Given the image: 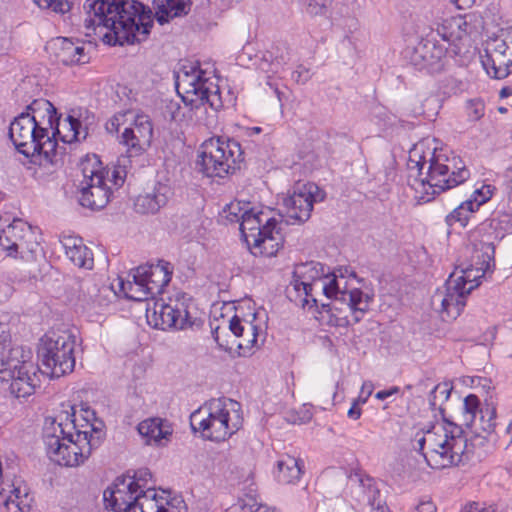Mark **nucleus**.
<instances>
[{"label": "nucleus", "instance_id": "24", "mask_svg": "<svg viewBox=\"0 0 512 512\" xmlns=\"http://www.w3.org/2000/svg\"><path fill=\"white\" fill-rule=\"evenodd\" d=\"M153 127L150 118L137 114L130 127H126L121 135V143L127 147L129 156H138L151 145Z\"/></svg>", "mask_w": 512, "mask_h": 512}, {"label": "nucleus", "instance_id": "17", "mask_svg": "<svg viewBox=\"0 0 512 512\" xmlns=\"http://www.w3.org/2000/svg\"><path fill=\"white\" fill-rule=\"evenodd\" d=\"M0 246L9 256L28 259L33 257L39 244L32 227L21 219H14L0 230Z\"/></svg>", "mask_w": 512, "mask_h": 512}, {"label": "nucleus", "instance_id": "11", "mask_svg": "<svg viewBox=\"0 0 512 512\" xmlns=\"http://www.w3.org/2000/svg\"><path fill=\"white\" fill-rule=\"evenodd\" d=\"M76 338L66 331H50L41 339L38 347V369L51 378L71 373L75 367Z\"/></svg>", "mask_w": 512, "mask_h": 512}, {"label": "nucleus", "instance_id": "39", "mask_svg": "<svg viewBox=\"0 0 512 512\" xmlns=\"http://www.w3.org/2000/svg\"><path fill=\"white\" fill-rule=\"evenodd\" d=\"M480 401L474 394H469L463 401V424L472 425L478 413H480Z\"/></svg>", "mask_w": 512, "mask_h": 512}, {"label": "nucleus", "instance_id": "19", "mask_svg": "<svg viewBox=\"0 0 512 512\" xmlns=\"http://www.w3.org/2000/svg\"><path fill=\"white\" fill-rule=\"evenodd\" d=\"M95 126V116L86 109L72 110L66 117H57L50 137L57 143H73L86 139Z\"/></svg>", "mask_w": 512, "mask_h": 512}, {"label": "nucleus", "instance_id": "15", "mask_svg": "<svg viewBox=\"0 0 512 512\" xmlns=\"http://www.w3.org/2000/svg\"><path fill=\"white\" fill-rule=\"evenodd\" d=\"M195 305L186 294H178L170 298L168 303L155 302L153 308L148 307L146 318L154 328L167 330L171 328L185 329L193 325Z\"/></svg>", "mask_w": 512, "mask_h": 512}, {"label": "nucleus", "instance_id": "55", "mask_svg": "<svg viewBox=\"0 0 512 512\" xmlns=\"http://www.w3.org/2000/svg\"><path fill=\"white\" fill-rule=\"evenodd\" d=\"M483 0H454L455 4L458 8L464 9L471 7L474 4H477L478 2H482Z\"/></svg>", "mask_w": 512, "mask_h": 512}, {"label": "nucleus", "instance_id": "7", "mask_svg": "<svg viewBox=\"0 0 512 512\" xmlns=\"http://www.w3.org/2000/svg\"><path fill=\"white\" fill-rule=\"evenodd\" d=\"M355 273L351 271L345 280V288L333 289V294L326 296L332 301L316 309L315 318L321 325L347 327L359 322L369 309L370 297L359 288L354 287Z\"/></svg>", "mask_w": 512, "mask_h": 512}, {"label": "nucleus", "instance_id": "37", "mask_svg": "<svg viewBox=\"0 0 512 512\" xmlns=\"http://www.w3.org/2000/svg\"><path fill=\"white\" fill-rule=\"evenodd\" d=\"M289 51L286 48L276 47V51H267L259 63V69L267 74H278L289 62Z\"/></svg>", "mask_w": 512, "mask_h": 512}, {"label": "nucleus", "instance_id": "43", "mask_svg": "<svg viewBox=\"0 0 512 512\" xmlns=\"http://www.w3.org/2000/svg\"><path fill=\"white\" fill-rule=\"evenodd\" d=\"M466 113L470 121H478L485 114V103L480 98L469 99L466 102Z\"/></svg>", "mask_w": 512, "mask_h": 512}, {"label": "nucleus", "instance_id": "30", "mask_svg": "<svg viewBox=\"0 0 512 512\" xmlns=\"http://www.w3.org/2000/svg\"><path fill=\"white\" fill-rule=\"evenodd\" d=\"M172 195V190L165 183H157L151 191L139 195L134 203L136 212L154 214L164 207Z\"/></svg>", "mask_w": 512, "mask_h": 512}, {"label": "nucleus", "instance_id": "52", "mask_svg": "<svg viewBox=\"0 0 512 512\" xmlns=\"http://www.w3.org/2000/svg\"><path fill=\"white\" fill-rule=\"evenodd\" d=\"M400 389L399 387L397 386H393L391 387L390 389H387V390H382V391H378L376 394H375V397L378 399V400H385L387 399L388 397L390 396H393L397 393H399Z\"/></svg>", "mask_w": 512, "mask_h": 512}, {"label": "nucleus", "instance_id": "4", "mask_svg": "<svg viewBox=\"0 0 512 512\" xmlns=\"http://www.w3.org/2000/svg\"><path fill=\"white\" fill-rule=\"evenodd\" d=\"M350 272L348 268H340L329 273L321 263L314 261L298 264L286 289L287 296L304 309L317 308L318 295L330 296L333 289H344Z\"/></svg>", "mask_w": 512, "mask_h": 512}, {"label": "nucleus", "instance_id": "13", "mask_svg": "<svg viewBox=\"0 0 512 512\" xmlns=\"http://www.w3.org/2000/svg\"><path fill=\"white\" fill-rule=\"evenodd\" d=\"M242 161L238 142L212 137L205 140L199 149L197 164L207 177H224L236 169Z\"/></svg>", "mask_w": 512, "mask_h": 512}, {"label": "nucleus", "instance_id": "44", "mask_svg": "<svg viewBox=\"0 0 512 512\" xmlns=\"http://www.w3.org/2000/svg\"><path fill=\"white\" fill-rule=\"evenodd\" d=\"M231 512H274L266 505L257 503L254 499L243 500L242 504L234 506Z\"/></svg>", "mask_w": 512, "mask_h": 512}, {"label": "nucleus", "instance_id": "26", "mask_svg": "<svg viewBox=\"0 0 512 512\" xmlns=\"http://www.w3.org/2000/svg\"><path fill=\"white\" fill-rule=\"evenodd\" d=\"M493 194V189L490 185L482 184L480 187L475 188L469 198L462 202L446 217V222L449 226L458 224L460 227H465L472 214L479 209V207L490 200Z\"/></svg>", "mask_w": 512, "mask_h": 512}, {"label": "nucleus", "instance_id": "2", "mask_svg": "<svg viewBox=\"0 0 512 512\" xmlns=\"http://www.w3.org/2000/svg\"><path fill=\"white\" fill-rule=\"evenodd\" d=\"M84 26L107 32H150L154 17L138 0H86Z\"/></svg>", "mask_w": 512, "mask_h": 512}, {"label": "nucleus", "instance_id": "49", "mask_svg": "<svg viewBox=\"0 0 512 512\" xmlns=\"http://www.w3.org/2000/svg\"><path fill=\"white\" fill-rule=\"evenodd\" d=\"M455 28L462 32H465L467 30L466 18L462 17L461 15H457L445 21L444 29L453 31Z\"/></svg>", "mask_w": 512, "mask_h": 512}, {"label": "nucleus", "instance_id": "1", "mask_svg": "<svg viewBox=\"0 0 512 512\" xmlns=\"http://www.w3.org/2000/svg\"><path fill=\"white\" fill-rule=\"evenodd\" d=\"M407 166L409 186L414 191L415 199L423 203L463 183L470 176L462 160L438 149L434 139L416 143L409 151Z\"/></svg>", "mask_w": 512, "mask_h": 512}, {"label": "nucleus", "instance_id": "58", "mask_svg": "<svg viewBox=\"0 0 512 512\" xmlns=\"http://www.w3.org/2000/svg\"><path fill=\"white\" fill-rule=\"evenodd\" d=\"M371 512H388V508L382 505H378L377 507H373Z\"/></svg>", "mask_w": 512, "mask_h": 512}, {"label": "nucleus", "instance_id": "57", "mask_svg": "<svg viewBox=\"0 0 512 512\" xmlns=\"http://www.w3.org/2000/svg\"><path fill=\"white\" fill-rule=\"evenodd\" d=\"M512 95V89L510 87H503L501 90H500V93H499V96L501 98H506L508 96Z\"/></svg>", "mask_w": 512, "mask_h": 512}, {"label": "nucleus", "instance_id": "22", "mask_svg": "<svg viewBox=\"0 0 512 512\" xmlns=\"http://www.w3.org/2000/svg\"><path fill=\"white\" fill-rule=\"evenodd\" d=\"M141 488L142 485L133 478H116L103 492L106 509L114 512L133 510Z\"/></svg>", "mask_w": 512, "mask_h": 512}, {"label": "nucleus", "instance_id": "20", "mask_svg": "<svg viewBox=\"0 0 512 512\" xmlns=\"http://www.w3.org/2000/svg\"><path fill=\"white\" fill-rule=\"evenodd\" d=\"M430 35L422 37L415 46L407 49V56L411 64L417 69L438 74L444 69L447 47L439 40L429 37Z\"/></svg>", "mask_w": 512, "mask_h": 512}, {"label": "nucleus", "instance_id": "25", "mask_svg": "<svg viewBox=\"0 0 512 512\" xmlns=\"http://www.w3.org/2000/svg\"><path fill=\"white\" fill-rule=\"evenodd\" d=\"M494 252L492 243L475 244L471 250L470 262L459 265L455 271L463 275L468 283H478L479 285L480 279L494 264Z\"/></svg>", "mask_w": 512, "mask_h": 512}, {"label": "nucleus", "instance_id": "32", "mask_svg": "<svg viewBox=\"0 0 512 512\" xmlns=\"http://www.w3.org/2000/svg\"><path fill=\"white\" fill-rule=\"evenodd\" d=\"M61 244L68 259L77 267L92 269L94 258L92 251L77 236H63Z\"/></svg>", "mask_w": 512, "mask_h": 512}, {"label": "nucleus", "instance_id": "53", "mask_svg": "<svg viewBox=\"0 0 512 512\" xmlns=\"http://www.w3.org/2000/svg\"><path fill=\"white\" fill-rule=\"evenodd\" d=\"M436 510V505L430 500L421 501L417 506V512H436Z\"/></svg>", "mask_w": 512, "mask_h": 512}, {"label": "nucleus", "instance_id": "35", "mask_svg": "<svg viewBox=\"0 0 512 512\" xmlns=\"http://www.w3.org/2000/svg\"><path fill=\"white\" fill-rule=\"evenodd\" d=\"M138 432L149 445H164L172 435L168 421L161 418H149L138 424Z\"/></svg>", "mask_w": 512, "mask_h": 512}, {"label": "nucleus", "instance_id": "6", "mask_svg": "<svg viewBox=\"0 0 512 512\" xmlns=\"http://www.w3.org/2000/svg\"><path fill=\"white\" fill-rule=\"evenodd\" d=\"M59 424L45 421L43 439L51 461L64 467H78L98 447L97 436L90 441H79L71 436L75 426L65 416Z\"/></svg>", "mask_w": 512, "mask_h": 512}, {"label": "nucleus", "instance_id": "16", "mask_svg": "<svg viewBox=\"0 0 512 512\" xmlns=\"http://www.w3.org/2000/svg\"><path fill=\"white\" fill-rule=\"evenodd\" d=\"M476 287L478 283H468L463 275L454 271L444 286L432 295L431 306L444 321L455 320L462 313L468 295Z\"/></svg>", "mask_w": 512, "mask_h": 512}, {"label": "nucleus", "instance_id": "46", "mask_svg": "<svg viewBox=\"0 0 512 512\" xmlns=\"http://www.w3.org/2000/svg\"><path fill=\"white\" fill-rule=\"evenodd\" d=\"M245 210L246 209L241 206L240 202H235L228 204L223 210V213L225 214L224 217L229 222H240L241 214H243Z\"/></svg>", "mask_w": 512, "mask_h": 512}, {"label": "nucleus", "instance_id": "9", "mask_svg": "<svg viewBox=\"0 0 512 512\" xmlns=\"http://www.w3.org/2000/svg\"><path fill=\"white\" fill-rule=\"evenodd\" d=\"M29 113H21L10 124L9 137L15 148L30 162L51 173L57 163L56 142L52 138H40L36 124Z\"/></svg>", "mask_w": 512, "mask_h": 512}, {"label": "nucleus", "instance_id": "33", "mask_svg": "<svg viewBox=\"0 0 512 512\" xmlns=\"http://www.w3.org/2000/svg\"><path fill=\"white\" fill-rule=\"evenodd\" d=\"M67 416L68 420L72 422L75 426V429L71 431V436L79 441H90L91 439L97 436L98 446L101 443V439L103 437V431L100 427H98L95 423H90L87 418L83 419V423H79L78 419L75 415L74 408H71V412L62 411L60 412L56 418L54 419H46L47 422H55L59 424L62 422L61 418Z\"/></svg>", "mask_w": 512, "mask_h": 512}, {"label": "nucleus", "instance_id": "51", "mask_svg": "<svg viewBox=\"0 0 512 512\" xmlns=\"http://www.w3.org/2000/svg\"><path fill=\"white\" fill-rule=\"evenodd\" d=\"M325 10V4H319L315 0H310L307 6V13L311 15L322 14Z\"/></svg>", "mask_w": 512, "mask_h": 512}, {"label": "nucleus", "instance_id": "59", "mask_svg": "<svg viewBox=\"0 0 512 512\" xmlns=\"http://www.w3.org/2000/svg\"><path fill=\"white\" fill-rule=\"evenodd\" d=\"M506 434L510 437V441L512 442V421L506 428Z\"/></svg>", "mask_w": 512, "mask_h": 512}, {"label": "nucleus", "instance_id": "63", "mask_svg": "<svg viewBox=\"0 0 512 512\" xmlns=\"http://www.w3.org/2000/svg\"><path fill=\"white\" fill-rule=\"evenodd\" d=\"M499 112H500V113H505V112H506V109H505V108H503V107H500V108H499Z\"/></svg>", "mask_w": 512, "mask_h": 512}, {"label": "nucleus", "instance_id": "48", "mask_svg": "<svg viewBox=\"0 0 512 512\" xmlns=\"http://www.w3.org/2000/svg\"><path fill=\"white\" fill-rule=\"evenodd\" d=\"M126 170L124 166H116L111 171V175L109 174L106 176V182H112L114 186L119 187L121 186L126 178Z\"/></svg>", "mask_w": 512, "mask_h": 512}, {"label": "nucleus", "instance_id": "34", "mask_svg": "<svg viewBox=\"0 0 512 512\" xmlns=\"http://www.w3.org/2000/svg\"><path fill=\"white\" fill-rule=\"evenodd\" d=\"M267 220L276 219L255 208L246 209L241 214L240 231L247 245L257 241L256 238L261 235L262 227L267 225Z\"/></svg>", "mask_w": 512, "mask_h": 512}, {"label": "nucleus", "instance_id": "21", "mask_svg": "<svg viewBox=\"0 0 512 512\" xmlns=\"http://www.w3.org/2000/svg\"><path fill=\"white\" fill-rule=\"evenodd\" d=\"M324 192L314 183L298 184L291 195L284 198L286 217L297 222L309 219L313 204L324 199Z\"/></svg>", "mask_w": 512, "mask_h": 512}, {"label": "nucleus", "instance_id": "27", "mask_svg": "<svg viewBox=\"0 0 512 512\" xmlns=\"http://www.w3.org/2000/svg\"><path fill=\"white\" fill-rule=\"evenodd\" d=\"M281 222L267 220V225L262 227V233L257 241L249 244L251 252L255 256L273 257L282 248L284 238L281 232Z\"/></svg>", "mask_w": 512, "mask_h": 512}, {"label": "nucleus", "instance_id": "29", "mask_svg": "<svg viewBox=\"0 0 512 512\" xmlns=\"http://www.w3.org/2000/svg\"><path fill=\"white\" fill-rule=\"evenodd\" d=\"M36 124V131L40 137L51 138L50 129H53L57 120V111L53 104L46 99H36L27 106V112Z\"/></svg>", "mask_w": 512, "mask_h": 512}, {"label": "nucleus", "instance_id": "62", "mask_svg": "<svg viewBox=\"0 0 512 512\" xmlns=\"http://www.w3.org/2000/svg\"><path fill=\"white\" fill-rule=\"evenodd\" d=\"M253 131H254L255 133H260L261 128H260V127H254V128H253Z\"/></svg>", "mask_w": 512, "mask_h": 512}, {"label": "nucleus", "instance_id": "18", "mask_svg": "<svg viewBox=\"0 0 512 512\" xmlns=\"http://www.w3.org/2000/svg\"><path fill=\"white\" fill-rule=\"evenodd\" d=\"M482 65L495 79H504L512 73V34H506L505 38L494 35L487 40Z\"/></svg>", "mask_w": 512, "mask_h": 512}, {"label": "nucleus", "instance_id": "14", "mask_svg": "<svg viewBox=\"0 0 512 512\" xmlns=\"http://www.w3.org/2000/svg\"><path fill=\"white\" fill-rule=\"evenodd\" d=\"M79 167L83 176L80 182V204L91 210L104 208L110 199V188L106 183L108 172L100 158L95 154L86 155Z\"/></svg>", "mask_w": 512, "mask_h": 512}, {"label": "nucleus", "instance_id": "45", "mask_svg": "<svg viewBox=\"0 0 512 512\" xmlns=\"http://www.w3.org/2000/svg\"><path fill=\"white\" fill-rule=\"evenodd\" d=\"M451 387L448 383H440L435 386L431 391L430 403L433 406L437 405V402H443L448 400L450 396Z\"/></svg>", "mask_w": 512, "mask_h": 512}, {"label": "nucleus", "instance_id": "50", "mask_svg": "<svg viewBox=\"0 0 512 512\" xmlns=\"http://www.w3.org/2000/svg\"><path fill=\"white\" fill-rule=\"evenodd\" d=\"M124 477L125 478H133L137 482H139V484H141V485L145 484L144 490H146L147 488H150L148 486V480L151 479V473L147 469L139 470V471L135 472V474L133 476H124Z\"/></svg>", "mask_w": 512, "mask_h": 512}, {"label": "nucleus", "instance_id": "38", "mask_svg": "<svg viewBox=\"0 0 512 512\" xmlns=\"http://www.w3.org/2000/svg\"><path fill=\"white\" fill-rule=\"evenodd\" d=\"M302 467L295 457L286 455L277 463V480L280 483L292 484L300 479Z\"/></svg>", "mask_w": 512, "mask_h": 512}, {"label": "nucleus", "instance_id": "36", "mask_svg": "<svg viewBox=\"0 0 512 512\" xmlns=\"http://www.w3.org/2000/svg\"><path fill=\"white\" fill-rule=\"evenodd\" d=\"M156 19L160 24L169 22L174 17L187 14L190 9V0H154Z\"/></svg>", "mask_w": 512, "mask_h": 512}, {"label": "nucleus", "instance_id": "8", "mask_svg": "<svg viewBox=\"0 0 512 512\" xmlns=\"http://www.w3.org/2000/svg\"><path fill=\"white\" fill-rule=\"evenodd\" d=\"M176 89L183 101L197 112L207 111V106L217 111L222 107L219 86L213 71L199 65H183L176 74Z\"/></svg>", "mask_w": 512, "mask_h": 512}, {"label": "nucleus", "instance_id": "56", "mask_svg": "<svg viewBox=\"0 0 512 512\" xmlns=\"http://www.w3.org/2000/svg\"><path fill=\"white\" fill-rule=\"evenodd\" d=\"M118 121L119 118L117 116H114L107 125V129L112 131V129L114 128L115 131H117V126L119 125Z\"/></svg>", "mask_w": 512, "mask_h": 512}, {"label": "nucleus", "instance_id": "40", "mask_svg": "<svg viewBox=\"0 0 512 512\" xmlns=\"http://www.w3.org/2000/svg\"><path fill=\"white\" fill-rule=\"evenodd\" d=\"M374 390V385L371 381H364L361 387V394L364 393V391H367L366 396L359 395V397L353 402L351 408L348 410V417L353 420H357L360 418L362 411L359 405L365 404L368 400V398L371 396Z\"/></svg>", "mask_w": 512, "mask_h": 512}, {"label": "nucleus", "instance_id": "23", "mask_svg": "<svg viewBox=\"0 0 512 512\" xmlns=\"http://www.w3.org/2000/svg\"><path fill=\"white\" fill-rule=\"evenodd\" d=\"M33 497L27 483L19 476L4 479L0 484V504L7 512H29Z\"/></svg>", "mask_w": 512, "mask_h": 512}, {"label": "nucleus", "instance_id": "41", "mask_svg": "<svg viewBox=\"0 0 512 512\" xmlns=\"http://www.w3.org/2000/svg\"><path fill=\"white\" fill-rule=\"evenodd\" d=\"M141 40L137 37V34H103L102 36L103 43L109 46L134 45Z\"/></svg>", "mask_w": 512, "mask_h": 512}, {"label": "nucleus", "instance_id": "10", "mask_svg": "<svg viewBox=\"0 0 512 512\" xmlns=\"http://www.w3.org/2000/svg\"><path fill=\"white\" fill-rule=\"evenodd\" d=\"M37 370L30 348L14 346L0 352V381L9 384L8 390L16 398L27 397L34 392Z\"/></svg>", "mask_w": 512, "mask_h": 512}, {"label": "nucleus", "instance_id": "60", "mask_svg": "<svg viewBox=\"0 0 512 512\" xmlns=\"http://www.w3.org/2000/svg\"><path fill=\"white\" fill-rule=\"evenodd\" d=\"M453 34H446V33H443L441 34V40L442 42H449L450 41V36H452Z\"/></svg>", "mask_w": 512, "mask_h": 512}, {"label": "nucleus", "instance_id": "31", "mask_svg": "<svg viewBox=\"0 0 512 512\" xmlns=\"http://www.w3.org/2000/svg\"><path fill=\"white\" fill-rule=\"evenodd\" d=\"M229 330L238 338L237 346L243 355L258 345L259 328L252 321L234 316L229 320Z\"/></svg>", "mask_w": 512, "mask_h": 512}, {"label": "nucleus", "instance_id": "12", "mask_svg": "<svg viewBox=\"0 0 512 512\" xmlns=\"http://www.w3.org/2000/svg\"><path fill=\"white\" fill-rule=\"evenodd\" d=\"M172 271L168 262L141 265L132 270L128 279H120V289L125 297L134 301L155 298L163 292L171 280Z\"/></svg>", "mask_w": 512, "mask_h": 512}, {"label": "nucleus", "instance_id": "54", "mask_svg": "<svg viewBox=\"0 0 512 512\" xmlns=\"http://www.w3.org/2000/svg\"><path fill=\"white\" fill-rule=\"evenodd\" d=\"M485 508L481 507L479 503L473 502L466 504L462 509L461 512H484Z\"/></svg>", "mask_w": 512, "mask_h": 512}, {"label": "nucleus", "instance_id": "3", "mask_svg": "<svg viewBox=\"0 0 512 512\" xmlns=\"http://www.w3.org/2000/svg\"><path fill=\"white\" fill-rule=\"evenodd\" d=\"M411 446L433 469L458 465L473 452L461 427L450 422L438 423L426 431H417Z\"/></svg>", "mask_w": 512, "mask_h": 512}, {"label": "nucleus", "instance_id": "5", "mask_svg": "<svg viewBox=\"0 0 512 512\" xmlns=\"http://www.w3.org/2000/svg\"><path fill=\"white\" fill-rule=\"evenodd\" d=\"M241 404L221 397L205 402L190 417L191 427L205 440L220 443L236 434L243 425Z\"/></svg>", "mask_w": 512, "mask_h": 512}, {"label": "nucleus", "instance_id": "61", "mask_svg": "<svg viewBox=\"0 0 512 512\" xmlns=\"http://www.w3.org/2000/svg\"><path fill=\"white\" fill-rule=\"evenodd\" d=\"M219 327H217L214 331H213V336H214V339L215 341L219 342Z\"/></svg>", "mask_w": 512, "mask_h": 512}, {"label": "nucleus", "instance_id": "47", "mask_svg": "<svg viewBox=\"0 0 512 512\" xmlns=\"http://www.w3.org/2000/svg\"><path fill=\"white\" fill-rule=\"evenodd\" d=\"M40 8L52 9L55 12L64 13L68 9V4L58 0H33Z\"/></svg>", "mask_w": 512, "mask_h": 512}, {"label": "nucleus", "instance_id": "28", "mask_svg": "<svg viewBox=\"0 0 512 512\" xmlns=\"http://www.w3.org/2000/svg\"><path fill=\"white\" fill-rule=\"evenodd\" d=\"M46 49L58 63L66 66L81 63L84 58V47L63 36L52 38Z\"/></svg>", "mask_w": 512, "mask_h": 512}, {"label": "nucleus", "instance_id": "64", "mask_svg": "<svg viewBox=\"0 0 512 512\" xmlns=\"http://www.w3.org/2000/svg\"><path fill=\"white\" fill-rule=\"evenodd\" d=\"M275 92H276V94H277L278 98H280V92H279V90H278V89H275Z\"/></svg>", "mask_w": 512, "mask_h": 512}, {"label": "nucleus", "instance_id": "42", "mask_svg": "<svg viewBox=\"0 0 512 512\" xmlns=\"http://www.w3.org/2000/svg\"><path fill=\"white\" fill-rule=\"evenodd\" d=\"M480 428L486 433H492L495 430L496 410L493 406L485 405L480 409Z\"/></svg>", "mask_w": 512, "mask_h": 512}]
</instances>
